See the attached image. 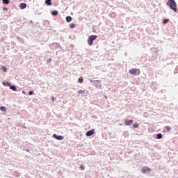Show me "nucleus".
<instances>
[{
	"mask_svg": "<svg viewBox=\"0 0 178 178\" xmlns=\"http://www.w3.org/2000/svg\"><path fill=\"white\" fill-rule=\"evenodd\" d=\"M167 6L173 10L175 13H177V3L175 0H168L167 2Z\"/></svg>",
	"mask_w": 178,
	"mask_h": 178,
	"instance_id": "1",
	"label": "nucleus"
},
{
	"mask_svg": "<svg viewBox=\"0 0 178 178\" xmlns=\"http://www.w3.org/2000/svg\"><path fill=\"white\" fill-rule=\"evenodd\" d=\"M97 38V35H91L90 36H89L88 38V44L89 46H92L93 41L96 40Z\"/></svg>",
	"mask_w": 178,
	"mask_h": 178,
	"instance_id": "2",
	"label": "nucleus"
},
{
	"mask_svg": "<svg viewBox=\"0 0 178 178\" xmlns=\"http://www.w3.org/2000/svg\"><path fill=\"white\" fill-rule=\"evenodd\" d=\"M129 72L132 75H140V70L139 69H131Z\"/></svg>",
	"mask_w": 178,
	"mask_h": 178,
	"instance_id": "3",
	"label": "nucleus"
},
{
	"mask_svg": "<svg viewBox=\"0 0 178 178\" xmlns=\"http://www.w3.org/2000/svg\"><path fill=\"white\" fill-rule=\"evenodd\" d=\"M94 134H95V129H91L90 131H88L86 132V136L87 137H90V136H92Z\"/></svg>",
	"mask_w": 178,
	"mask_h": 178,
	"instance_id": "4",
	"label": "nucleus"
},
{
	"mask_svg": "<svg viewBox=\"0 0 178 178\" xmlns=\"http://www.w3.org/2000/svg\"><path fill=\"white\" fill-rule=\"evenodd\" d=\"M134 123L133 120H125L124 124L126 126H131Z\"/></svg>",
	"mask_w": 178,
	"mask_h": 178,
	"instance_id": "5",
	"label": "nucleus"
},
{
	"mask_svg": "<svg viewBox=\"0 0 178 178\" xmlns=\"http://www.w3.org/2000/svg\"><path fill=\"white\" fill-rule=\"evenodd\" d=\"M53 137L56 140H63V138H64L63 136H57L56 134H53Z\"/></svg>",
	"mask_w": 178,
	"mask_h": 178,
	"instance_id": "6",
	"label": "nucleus"
},
{
	"mask_svg": "<svg viewBox=\"0 0 178 178\" xmlns=\"http://www.w3.org/2000/svg\"><path fill=\"white\" fill-rule=\"evenodd\" d=\"M147 172H151V169L148 167L142 168V172H143V174L146 173Z\"/></svg>",
	"mask_w": 178,
	"mask_h": 178,
	"instance_id": "7",
	"label": "nucleus"
},
{
	"mask_svg": "<svg viewBox=\"0 0 178 178\" xmlns=\"http://www.w3.org/2000/svg\"><path fill=\"white\" fill-rule=\"evenodd\" d=\"M26 8V4L25 3H19V8L21 10H24Z\"/></svg>",
	"mask_w": 178,
	"mask_h": 178,
	"instance_id": "8",
	"label": "nucleus"
},
{
	"mask_svg": "<svg viewBox=\"0 0 178 178\" xmlns=\"http://www.w3.org/2000/svg\"><path fill=\"white\" fill-rule=\"evenodd\" d=\"M52 16H58V12L57 10H53L51 11Z\"/></svg>",
	"mask_w": 178,
	"mask_h": 178,
	"instance_id": "9",
	"label": "nucleus"
},
{
	"mask_svg": "<svg viewBox=\"0 0 178 178\" xmlns=\"http://www.w3.org/2000/svg\"><path fill=\"white\" fill-rule=\"evenodd\" d=\"M10 89L14 91V92H16V91H17V88H16L15 86L10 85Z\"/></svg>",
	"mask_w": 178,
	"mask_h": 178,
	"instance_id": "10",
	"label": "nucleus"
},
{
	"mask_svg": "<svg viewBox=\"0 0 178 178\" xmlns=\"http://www.w3.org/2000/svg\"><path fill=\"white\" fill-rule=\"evenodd\" d=\"M83 81H84V79H83V76H79L78 79L79 83H83Z\"/></svg>",
	"mask_w": 178,
	"mask_h": 178,
	"instance_id": "11",
	"label": "nucleus"
},
{
	"mask_svg": "<svg viewBox=\"0 0 178 178\" xmlns=\"http://www.w3.org/2000/svg\"><path fill=\"white\" fill-rule=\"evenodd\" d=\"M3 85L8 87H10L11 86L10 83L6 81H3Z\"/></svg>",
	"mask_w": 178,
	"mask_h": 178,
	"instance_id": "12",
	"label": "nucleus"
},
{
	"mask_svg": "<svg viewBox=\"0 0 178 178\" xmlns=\"http://www.w3.org/2000/svg\"><path fill=\"white\" fill-rule=\"evenodd\" d=\"M45 4L47 6H51V0H45Z\"/></svg>",
	"mask_w": 178,
	"mask_h": 178,
	"instance_id": "13",
	"label": "nucleus"
},
{
	"mask_svg": "<svg viewBox=\"0 0 178 178\" xmlns=\"http://www.w3.org/2000/svg\"><path fill=\"white\" fill-rule=\"evenodd\" d=\"M66 20H67V22H70L72 20V18L70 16H67L66 17Z\"/></svg>",
	"mask_w": 178,
	"mask_h": 178,
	"instance_id": "14",
	"label": "nucleus"
},
{
	"mask_svg": "<svg viewBox=\"0 0 178 178\" xmlns=\"http://www.w3.org/2000/svg\"><path fill=\"white\" fill-rule=\"evenodd\" d=\"M78 94H79V95H83V94H85V90H79L78 91Z\"/></svg>",
	"mask_w": 178,
	"mask_h": 178,
	"instance_id": "15",
	"label": "nucleus"
},
{
	"mask_svg": "<svg viewBox=\"0 0 178 178\" xmlns=\"http://www.w3.org/2000/svg\"><path fill=\"white\" fill-rule=\"evenodd\" d=\"M165 129L167 131H170L172 130V127L170 126H165Z\"/></svg>",
	"mask_w": 178,
	"mask_h": 178,
	"instance_id": "16",
	"label": "nucleus"
},
{
	"mask_svg": "<svg viewBox=\"0 0 178 178\" xmlns=\"http://www.w3.org/2000/svg\"><path fill=\"white\" fill-rule=\"evenodd\" d=\"M138 127H139V124L137 123V122H135V123L133 124V127H134V129L138 128Z\"/></svg>",
	"mask_w": 178,
	"mask_h": 178,
	"instance_id": "17",
	"label": "nucleus"
},
{
	"mask_svg": "<svg viewBox=\"0 0 178 178\" xmlns=\"http://www.w3.org/2000/svg\"><path fill=\"white\" fill-rule=\"evenodd\" d=\"M163 136L161 134H158L156 136V138H158V140H160L161 138H162Z\"/></svg>",
	"mask_w": 178,
	"mask_h": 178,
	"instance_id": "18",
	"label": "nucleus"
},
{
	"mask_svg": "<svg viewBox=\"0 0 178 178\" xmlns=\"http://www.w3.org/2000/svg\"><path fill=\"white\" fill-rule=\"evenodd\" d=\"M3 1V3L6 5H8L9 3H10V1L9 0H2Z\"/></svg>",
	"mask_w": 178,
	"mask_h": 178,
	"instance_id": "19",
	"label": "nucleus"
},
{
	"mask_svg": "<svg viewBox=\"0 0 178 178\" xmlns=\"http://www.w3.org/2000/svg\"><path fill=\"white\" fill-rule=\"evenodd\" d=\"M0 110L1 111L6 112V108L5 106H1V107H0Z\"/></svg>",
	"mask_w": 178,
	"mask_h": 178,
	"instance_id": "20",
	"label": "nucleus"
},
{
	"mask_svg": "<svg viewBox=\"0 0 178 178\" xmlns=\"http://www.w3.org/2000/svg\"><path fill=\"white\" fill-rule=\"evenodd\" d=\"M169 22V19H165L163 21V24H166Z\"/></svg>",
	"mask_w": 178,
	"mask_h": 178,
	"instance_id": "21",
	"label": "nucleus"
},
{
	"mask_svg": "<svg viewBox=\"0 0 178 178\" xmlns=\"http://www.w3.org/2000/svg\"><path fill=\"white\" fill-rule=\"evenodd\" d=\"M70 26L71 29H74L76 26V25L74 24H70Z\"/></svg>",
	"mask_w": 178,
	"mask_h": 178,
	"instance_id": "22",
	"label": "nucleus"
},
{
	"mask_svg": "<svg viewBox=\"0 0 178 178\" xmlns=\"http://www.w3.org/2000/svg\"><path fill=\"white\" fill-rule=\"evenodd\" d=\"M2 70L4 72H7V68L6 67H2Z\"/></svg>",
	"mask_w": 178,
	"mask_h": 178,
	"instance_id": "23",
	"label": "nucleus"
},
{
	"mask_svg": "<svg viewBox=\"0 0 178 178\" xmlns=\"http://www.w3.org/2000/svg\"><path fill=\"white\" fill-rule=\"evenodd\" d=\"M80 169H81V170H85V167L83 166V165H81L80 166Z\"/></svg>",
	"mask_w": 178,
	"mask_h": 178,
	"instance_id": "24",
	"label": "nucleus"
},
{
	"mask_svg": "<svg viewBox=\"0 0 178 178\" xmlns=\"http://www.w3.org/2000/svg\"><path fill=\"white\" fill-rule=\"evenodd\" d=\"M33 93V92L32 90H31V91L29 92V95H32Z\"/></svg>",
	"mask_w": 178,
	"mask_h": 178,
	"instance_id": "25",
	"label": "nucleus"
},
{
	"mask_svg": "<svg viewBox=\"0 0 178 178\" xmlns=\"http://www.w3.org/2000/svg\"><path fill=\"white\" fill-rule=\"evenodd\" d=\"M47 62H48V63L51 62V59H48V60H47Z\"/></svg>",
	"mask_w": 178,
	"mask_h": 178,
	"instance_id": "26",
	"label": "nucleus"
},
{
	"mask_svg": "<svg viewBox=\"0 0 178 178\" xmlns=\"http://www.w3.org/2000/svg\"><path fill=\"white\" fill-rule=\"evenodd\" d=\"M51 100H52V101H54V100H55V97H51Z\"/></svg>",
	"mask_w": 178,
	"mask_h": 178,
	"instance_id": "27",
	"label": "nucleus"
}]
</instances>
